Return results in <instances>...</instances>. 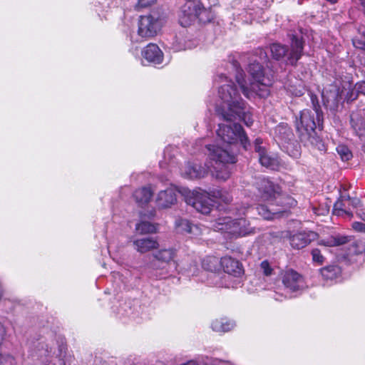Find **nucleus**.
Listing matches in <instances>:
<instances>
[{
  "mask_svg": "<svg viewBox=\"0 0 365 365\" xmlns=\"http://www.w3.org/2000/svg\"><path fill=\"white\" fill-rule=\"evenodd\" d=\"M217 135L216 143L205 145V148L208 151L207 156L215 162L213 175L225 181L230 176V165L237 162L233 147L240 143L247 150L250 144L242 127L238 123L219 124Z\"/></svg>",
  "mask_w": 365,
  "mask_h": 365,
  "instance_id": "f257e3e1",
  "label": "nucleus"
},
{
  "mask_svg": "<svg viewBox=\"0 0 365 365\" xmlns=\"http://www.w3.org/2000/svg\"><path fill=\"white\" fill-rule=\"evenodd\" d=\"M235 327V322L227 318L216 319L211 323L212 329L217 332L230 331L233 329Z\"/></svg>",
  "mask_w": 365,
  "mask_h": 365,
  "instance_id": "393cba45",
  "label": "nucleus"
},
{
  "mask_svg": "<svg viewBox=\"0 0 365 365\" xmlns=\"http://www.w3.org/2000/svg\"><path fill=\"white\" fill-rule=\"evenodd\" d=\"M173 48L175 51H180L187 48H191V46L187 44L183 36L180 34L179 36H175V39L173 43Z\"/></svg>",
  "mask_w": 365,
  "mask_h": 365,
  "instance_id": "473e14b6",
  "label": "nucleus"
},
{
  "mask_svg": "<svg viewBox=\"0 0 365 365\" xmlns=\"http://www.w3.org/2000/svg\"><path fill=\"white\" fill-rule=\"evenodd\" d=\"M156 0H138L137 8H145L155 2Z\"/></svg>",
  "mask_w": 365,
  "mask_h": 365,
  "instance_id": "79ce46f5",
  "label": "nucleus"
},
{
  "mask_svg": "<svg viewBox=\"0 0 365 365\" xmlns=\"http://www.w3.org/2000/svg\"><path fill=\"white\" fill-rule=\"evenodd\" d=\"M6 329L2 324L0 323V346L3 343L6 336ZM14 359L10 356H3L0 354V365H1L4 362L8 363L9 365H14Z\"/></svg>",
  "mask_w": 365,
  "mask_h": 365,
  "instance_id": "7c9ffc66",
  "label": "nucleus"
},
{
  "mask_svg": "<svg viewBox=\"0 0 365 365\" xmlns=\"http://www.w3.org/2000/svg\"><path fill=\"white\" fill-rule=\"evenodd\" d=\"M212 227L216 231L229 233L235 237H244L256 232L255 227L251 226L250 222L245 218L232 220L230 217H219Z\"/></svg>",
  "mask_w": 365,
  "mask_h": 365,
  "instance_id": "0eeeda50",
  "label": "nucleus"
},
{
  "mask_svg": "<svg viewBox=\"0 0 365 365\" xmlns=\"http://www.w3.org/2000/svg\"><path fill=\"white\" fill-rule=\"evenodd\" d=\"M256 187L258 190L257 197L259 200L267 202L269 207L266 205L259 204L257 207V211L265 220H272L278 217L281 213L284 212V208H274V201L276 204L282 205V195L280 193L278 186L274 185L271 181L266 178H259L256 182Z\"/></svg>",
  "mask_w": 365,
  "mask_h": 365,
  "instance_id": "20e7f679",
  "label": "nucleus"
},
{
  "mask_svg": "<svg viewBox=\"0 0 365 365\" xmlns=\"http://www.w3.org/2000/svg\"><path fill=\"white\" fill-rule=\"evenodd\" d=\"M255 150L258 153L259 161L262 166L271 170L278 169L279 165L278 158L267 152V148L263 145L262 140L259 138L255 140Z\"/></svg>",
  "mask_w": 365,
  "mask_h": 365,
  "instance_id": "ddd939ff",
  "label": "nucleus"
},
{
  "mask_svg": "<svg viewBox=\"0 0 365 365\" xmlns=\"http://www.w3.org/2000/svg\"><path fill=\"white\" fill-rule=\"evenodd\" d=\"M249 209V207H244L243 210L239 211V214H245L246 211Z\"/></svg>",
  "mask_w": 365,
  "mask_h": 365,
  "instance_id": "a18cd8bd",
  "label": "nucleus"
},
{
  "mask_svg": "<svg viewBox=\"0 0 365 365\" xmlns=\"http://www.w3.org/2000/svg\"><path fill=\"white\" fill-rule=\"evenodd\" d=\"M63 347H60L58 349L59 354H56V349L47 346L46 349L44 351H41L39 355L42 357L43 354H47L48 356H50L51 359L48 361V359H41V362L46 363L45 365H65L64 361L61 358ZM35 365H38L36 364Z\"/></svg>",
  "mask_w": 365,
  "mask_h": 365,
  "instance_id": "5701e85b",
  "label": "nucleus"
},
{
  "mask_svg": "<svg viewBox=\"0 0 365 365\" xmlns=\"http://www.w3.org/2000/svg\"><path fill=\"white\" fill-rule=\"evenodd\" d=\"M361 3L365 7V0H361Z\"/></svg>",
  "mask_w": 365,
  "mask_h": 365,
  "instance_id": "09e8293b",
  "label": "nucleus"
},
{
  "mask_svg": "<svg viewBox=\"0 0 365 365\" xmlns=\"http://www.w3.org/2000/svg\"><path fill=\"white\" fill-rule=\"evenodd\" d=\"M322 278L326 281H333L339 277L341 269L336 265H330L321 269Z\"/></svg>",
  "mask_w": 365,
  "mask_h": 365,
  "instance_id": "c85d7f7f",
  "label": "nucleus"
},
{
  "mask_svg": "<svg viewBox=\"0 0 365 365\" xmlns=\"http://www.w3.org/2000/svg\"><path fill=\"white\" fill-rule=\"evenodd\" d=\"M207 229L205 227L192 224L188 234L192 235L193 237H199Z\"/></svg>",
  "mask_w": 365,
  "mask_h": 365,
  "instance_id": "58836bf2",
  "label": "nucleus"
},
{
  "mask_svg": "<svg viewBox=\"0 0 365 365\" xmlns=\"http://www.w3.org/2000/svg\"><path fill=\"white\" fill-rule=\"evenodd\" d=\"M351 241V237L340 234H334L319 242L321 245L327 247L339 246L346 244Z\"/></svg>",
  "mask_w": 365,
  "mask_h": 365,
  "instance_id": "a878e982",
  "label": "nucleus"
},
{
  "mask_svg": "<svg viewBox=\"0 0 365 365\" xmlns=\"http://www.w3.org/2000/svg\"><path fill=\"white\" fill-rule=\"evenodd\" d=\"M327 1L331 2V4H334L337 1V0H327Z\"/></svg>",
  "mask_w": 365,
  "mask_h": 365,
  "instance_id": "de8ad7c7",
  "label": "nucleus"
},
{
  "mask_svg": "<svg viewBox=\"0 0 365 365\" xmlns=\"http://www.w3.org/2000/svg\"><path fill=\"white\" fill-rule=\"evenodd\" d=\"M220 264V260L215 257H207L203 259L202 265V267L213 274L212 277L215 279H220V274L215 273L218 269V265Z\"/></svg>",
  "mask_w": 365,
  "mask_h": 365,
  "instance_id": "cd10ccee",
  "label": "nucleus"
},
{
  "mask_svg": "<svg viewBox=\"0 0 365 365\" xmlns=\"http://www.w3.org/2000/svg\"><path fill=\"white\" fill-rule=\"evenodd\" d=\"M274 133L275 137L277 138L279 140L278 143L282 144L283 143H287L288 145L287 146V150L288 154L294 158H297L299 156L300 153L297 145L294 147L293 150H289V145L290 144L289 143L288 141L291 140L293 136L290 128L287 125H279L276 127Z\"/></svg>",
  "mask_w": 365,
  "mask_h": 365,
  "instance_id": "2eb2a0df",
  "label": "nucleus"
},
{
  "mask_svg": "<svg viewBox=\"0 0 365 365\" xmlns=\"http://www.w3.org/2000/svg\"><path fill=\"white\" fill-rule=\"evenodd\" d=\"M360 204V200L357 198H350L349 205H351L353 207H356V214L364 220H365V207L364 208H358V206Z\"/></svg>",
  "mask_w": 365,
  "mask_h": 365,
  "instance_id": "e433bc0d",
  "label": "nucleus"
},
{
  "mask_svg": "<svg viewBox=\"0 0 365 365\" xmlns=\"http://www.w3.org/2000/svg\"><path fill=\"white\" fill-rule=\"evenodd\" d=\"M352 227L356 231L365 232V224L363 222H355L352 224Z\"/></svg>",
  "mask_w": 365,
  "mask_h": 365,
  "instance_id": "37998d69",
  "label": "nucleus"
},
{
  "mask_svg": "<svg viewBox=\"0 0 365 365\" xmlns=\"http://www.w3.org/2000/svg\"><path fill=\"white\" fill-rule=\"evenodd\" d=\"M183 195L187 204L203 215H207L211 212L215 202L228 204L232 200L230 192L223 190H213L212 194L201 189L184 190Z\"/></svg>",
  "mask_w": 365,
  "mask_h": 365,
  "instance_id": "39448f33",
  "label": "nucleus"
},
{
  "mask_svg": "<svg viewBox=\"0 0 365 365\" xmlns=\"http://www.w3.org/2000/svg\"><path fill=\"white\" fill-rule=\"evenodd\" d=\"M303 49L302 41L294 36L292 39L291 50L288 49L279 43H273L270 46V51L273 58L279 60L284 56L287 57L289 63H295L301 57Z\"/></svg>",
  "mask_w": 365,
  "mask_h": 365,
  "instance_id": "1a4fd4ad",
  "label": "nucleus"
},
{
  "mask_svg": "<svg viewBox=\"0 0 365 365\" xmlns=\"http://www.w3.org/2000/svg\"><path fill=\"white\" fill-rule=\"evenodd\" d=\"M359 93L365 95V81L357 83L351 93L347 94V99L354 100Z\"/></svg>",
  "mask_w": 365,
  "mask_h": 365,
  "instance_id": "72a5a7b5",
  "label": "nucleus"
},
{
  "mask_svg": "<svg viewBox=\"0 0 365 365\" xmlns=\"http://www.w3.org/2000/svg\"><path fill=\"white\" fill-rule=\"evenodd\" d=\"M176 257V250L173 248H165L160 249L153 254V257L159 264L157 266L155 264H153V269L161 268L163 269V273L168 274L169 272L167 267L171 266V262H173V267L177 268V266L174 262V259Z\"/></svg>",
  "mask_w": 365,
  "mask_h": 365,
  "instance_id": "4468645a",
  "label": "nucleus"
},
{
  "mask_svg": "<svg viewBox=\"0 0 365 365\" xmlns=\"http://www.w3.org/2000/svg\"><path fill=\"white\" fill-rule=\"evenodd\" d=\"M312 260L317 264H322L324 262V257L318 249H314L312 251Z\"/></svg>",
  "mask_w": 365,
  "mask_h": 365,
  "instance_id": "a19ab883",
  "label": "nucleus"
},
{
  "mask_svg": "<svg viewBox=\"0 0 365 365\" xmlns=\"http://www.w3.org/2000/svg\"><path fill=\"white\" fill-rule=\"evenodd\" d=\"M134 249L139 253L144 254L159 247V242L156 238L148 237L135 239L133 241Z\"/></svg>",
  "mask_w": 365,
  "mask_h": 365,
  "instance_id": "6ab92c4d",
  "label": "nucleus"
},
{
  "mask_svg": "<svg viewBox=\"0 0 365 365\" xmlns=\"http://www.w3.org/2000/svg\"><path fill=\"white\" fill-rule=\"evenodd\" d=\"M282 283L289 292H301L307 288L304 277L297 272L289 269L282 274Z\"/></svg>",
  "mask_w": 365,
  "mask_h": 365,
  "instance_id": "f8f14e48",
  "label": "nucleus"
},
{
  "mask_svg": "<svg viewBox=\"0 0 365 365\" xmlns=\"http://www.w3.org/2000/svg\"><path fill=\"white\" fill-rule=\"evenodd\" d=\"M322 116V113L314 106V110L304 109L299 113V116L296 117L295 125L302 140L307 141L319 150H324L325 146L315 132Z\"/></svg>",
  "mask_w": 365,
  "mask_h": 365,
  "instance_id": "423d86ee",
  "label": "nucleus"
},
{
  "mask_svg": "<svg viewBox=\"0 0 365 365\" xmlns=\"http://www.w3.org/2000/svg\"><path fill=\"white\" fill-rule=\"evenodd\" d=\"M352 250H350V252H349V255H351V254H356V251L355 250H356V249H355V247H354V246H353V247H352Z\"/></svg>",
  "mask_w": 365,
  "mask_h": 365,
  "instance_id": "49530a36",
  "label": "nucleus"
},
{
  "mask_svg": "<svg viewBox=\"0 0 365 365\" xmlns=\"http://www.w3.org/2000/svg\"><path fill=\"white\" fill-rule=\"evenodd\" d=\"M142 56L148 62L160 64L163 60V53L158 45L149 43L142 51Z\"/></svg>",
  "mask_w": 365,
  "mask_h": 365,
  "instance_id": "aec40b11",
  "label": "nucleus"
},
{
  "mask_svg": "<svg viewBox=\"0 0 365 365\" xmlns=\"http://www.w3.org/2000/svg\"><path fill=\"white\" fill-rule=\"evenodd\" d=\"M208 159V164L206 163L205 167H202L195 162H187L180 170L181 175L187 179H198L205 177L207 173L210 171L214 177L213 173L215 171L214 168L215 165V162L212 161L209 158ZM215 178L217 179L215 176Z\"/></svg>",
  "mask_w": 365,
  "mask_h": 365,
  "instance_id": "9b49d317",
  "label": "nucleus"
},
{
  "mask_svg": "<svg viewBox=\"0 0 365 365\" xmlns=\"http://www.w3.org/2000/svg\"><path fill=\"white\" fill-rule=\"evenodd\" d=\"M220 265L225 273L227 274V276L224 275L223 279H221L220 282H216L215 285L225 287H234L237 286L239 282H235L233 284H231L227 282L228 279H227V278H230L231 277L239 278L243 275L244 269L241 263L230 257L225 256L221 258Z\"/></svg>",
  "mask_w": 365,
  "mask_h": 365,
  "instance_id": "9d476101",
  "label": "nucleus"
},
{
  "mask_svg": "<svg viewBox=\"0 0 365 365\" xmlns=\"http://www.w3.org/2000/svg\"><path fill=\"white\" fill-rule=\"evenodd\" d=\"M162 27V21L153 15L141 16L138 20V36L133 41H143L155 36Z\"/></svg>",
  "mask_w": 365,
  "mask_h": 365,
  "instance_id": "6e6552de",
  "label": "nucleus"
},
{
  "mask_svg": "<svg viewBox=\"0 0 365 365\" xmlns=\"http://www.w3.org/2000/svg\"><path fill=\"white\" fill-rule=\"evenodd\" d=\"M215 82L220 85L218 96L221 101L216 106L217 114L227 121L240 120L247 126H251L253 123L252 113L232 81L222 74L215 79Z\"/></svg>",
  "mask_w": 365,
  "mask_h": 365,
  "instance_id": "7ed1b4c3",
  "label": "nucleus"
},
{
  "mask_svg": "<svg viewBox=\"0 0 365 365\" xmlns=\"http://www.w3.org/2000/svg\"><path fill=\"white\" fill-rule=\"evenodd\" d=\"M184 190L187 189L183 188L181 191H179L175 187L170 186L168 189L160 191L156 199L158 205L163 208L170 207L176 202L178 192H181L185 197L183 195Z\"/></svg>",
  "mask_w": 365,
  "mask_h": 365,
  "instance_id": "f3484780",
  "label": "nucleus"
},
{
  "mask_svg": "<svg viewBox=\"0 0 365 365\" xmlns=\"http://www.w3.org/2000/svg\"><path fill=\"white\" fill-rule=\"evenodd\" d=\"M351 123L359 135H362L364 133L362 132L363 128L365 126V123L363 120L359 119L355 113L351 115Z\"/></svg>",
  "mask_w": 365,
  "mask_h": 365,
  "instance_id": "2f4dec72",
  "label": "nucleus"
},
{
  "mask_svg": "<svg viewBox=\"0 0 365 365\" xmlns=\"http://www.w3.org/2000/svg\"><path fill=\"white\" fill-rule=\"evenodd\" d=\"M317 232L310 230H304L297 232L289 237L291 246L294 249H302L307 246L312 241L317 239Z\"/></svg>",
  "mask_w": 365,
  "mask_h": 365,
  "instance_id": "dca6fc26",
  "label": "nucleus"
},
{
  "mask_svg": "<svg viewBox=\"0 0 365 365\" xmlns=\"http://www.w3.org/2000/svg\"><path fill=\"white\" fill-rule=\"evenodd\" d=\"M260 269L264 275L269 277L274 274V268L267 260H264L260 263Z\"/></svg>",
  "mask_w": 365,
  "mask_h": 365,
  "instance_id": "4c0bfd02",
  "label": "nucleus"
},
{
  "mask_svg": "<svg viewBox=\"0 0 365 365\" xmlns=\"http://www.w3.org/2000/svg\"><path fill=\"white\" fill-rule=\"evenodd\" d=\"M324 103L327 106H336L342 99L343 90H340L337 85H330L325 88L322 93Z\"/></svg>",
  "mask_w": 365,
  "mask_h": 365,
  "instance_id": "a211bd4d",
  "label": "nucleus"
},
{
  "mask_svg": "<svg viewBox=\"0 0 365 365\" xmlns=\"http://www.w3.org/2000/svg\"><path fill=\"white\" fill-rule=\"evenodd\" d=\"M336 151L343 161H347L352 157L351 151L345 145H338L336 148Z\"/></svg>",
  "mask_w": 365,
  "mask_h": 365,
  "instance_id": "c9c22d12",
  "label": "nucleus"
},
{
  "mask_svg": "<svg viewBox=\"0 0 365 365\" xmlns=\"http://www.w3.org/2000/svg\"><path fill=\"white\" fill-rule=\"evenodd\" d=\"M287 297H291V296H288L287 294H285L284 295L279 294L277 292H276L274 295V298L278 301H282L284 298L285 299Z\"/></svg>",
  "mask_w": 365,
  "mask_h": 365,
  "instance_id": "c03bdc74",
  "label": "nucleus"
},
{
  "mask_svg": "<svg viewBox=\"0 0 365 365\" xmlns=\"http://www.w3.org/2000/svg\"><path fill=\"white\" fill-rule=\"evenodd\" d=\"M312 210L316 215H326L329 212V206H328L327 204H323L320 205L318 207L314 206Z\"/></svg>",
  "mask_w": 365,
  "mask_h": 365,
  "instance_id": "ea45409f",
  "label": "nucleus"
},
{
  "mask_svg": "<svg viewBox=\"0 0 365 365\" xmlns=\"http://www.w3.org/2000/svg\"><path fill=\"white\" fill-rule=\"evenodd\" d=\"M135 230L142 235L152 234L157 232V227L149 222L143 221L138 223Z\"/></svg>",
  "mask_w": 365,
  "mask_h": 365,
  "instance_id": "c756f323",
  "label": "nucleus"
},
{
  "mask_svg": "<svg viewBox=\"0 0 365 365\" xmlns=\"http://www.w3.org/2000/svg\"><path fill=\"white\" fill-rule=\"evenodd\" d=\"M191 225L192 224L186 219H178L175 222L178 231L182 233L188 234Z\"/></svg>",
  "mask_w": 365,
  "mask_h": 365,
  "instance_id": "f704fd0d",
  "label": "nucleus"
},
{
  "mask_svg": "<svg viewBox=\"0 0 365 365\" xmlns=\"http://www.w3.org/2000/svg\"><path fill=\"white\" fill-rule=\"evenodd\" d=\"M189 13H192L194 15L187 24V26H190L196 18L203 24L211 21L214 18L212 11L210 9H205L201 3L199 6L195 7Z\"/></svg>",
  "mask_w": 365,
  "mask_h": 365,
  "instance_id": "4be33fe9",
  "label": "nucleus"
},
{
  "mask_svg": "<svg viewBox=\"0 0 365 365\" xmlns=\"http://www.w3.org/2000/svg\"><path fill=\"white\" fill-rule=\"evenodd\" d=\"M153 196V191L150 187H143L136 190L133 193V198L139 206L148 203Z\"/></svg>",
  "mask_w": 365,
  "mask_h": 365,
  "instance_id": "bb28decb",
  "label": "nucleus"
},
{
  "mask_svg": "<svg viewBox=\"0 0 365 365\" xmlns=\"http://www.w3.org/2000/svg\"><path fill=\"white\" fill-rule=\"evenodd\" d=\"M185 3L182 6L179 14V23L183 27H187V24L193 17L192 13H189L192 9L199 6L201 3L199 0H185Z\"/></svg>",
  "mask_w": 365,
  "mask_h": 365,
  "instance_id": "412c9836",
  "label": "nucleus"
},
{
  "mask_svg": "<svg viewBox=\"0 0 365 365\" xmlns=\"http://www.w3.org/2000/svg\"><path fill=\"white\" fill-rule=\"evenodd\" d=\"M349 197L347 199H345L344 197H342L341 200L337 201L334 205V215L351 219L353 215L350 210L347 207V206L349 205Z\"/></svg>",
  "mask_w": 365,
  "mask_h": 365,
  "instance_id": "b1692460",
  "label": "nucleus"
},
{
  "mask_svg": "<svg viewBox=\"0 0 365 365\" xmlns=\"http://www.w3.org/2000/svg\"><path fill=\"white\" fill-rule=\"evenodd\" d=\"M259 61L255 58L252 60L247 68V72L250 79L247 81L245 78L243 71L237 64H233L235 69V79L243 95L249 99L267 98L269 95V88L273 83V75L270 71H267L262 63L266 62L267 55L262 51H259Z\"/></svg>",
  "mask_w": 365,
  "mask_h": 365,
  "instance_id": "f03ea898",
  "label": "nucleus"
}]
</instances>
